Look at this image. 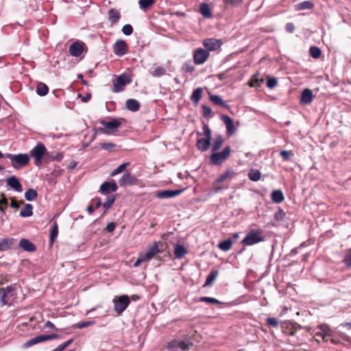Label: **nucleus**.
Listing matches in <instances>:
<instances>
[{
	"mask_svg": "<svg viewBox=\"0 0 351 351\" xmlns=\"http://www.w3.org/2000/svg\"><path fill=\"white\" fill-rule=\"evenodd\" d=\"M248 178L253 182H257L260 180L261 173L258 169H252L248 172Z\"/></svg>",
	"mask_w": 351,
	"mask_h": 351,
	"instance_id": "ea45409f",
	"label": "nucleus"
},
{
	"mask_svg": "<svg viewBox=\"0 0 351 351\" xmlns=\"http://www.w3.org/2000/svg\"><path fill=\"white\" fill-rule=\"evenodd\" d=\"M199 12L204 18H210L212 16L210 8L206 3H200Z\"/></svg>",
	"mask_w": 351,
	"mask_h": 351,
	"instance_id": "c756f323",
	"label": "nucleus"
},
{
	"mask_svg": "<svg viewBox=\"0 0 351 351\" xmlns=\"http://www.w3.org/2000/svg\"><path fill=\"white\" fill-rule=\"evenodd\" d=\"M140 8L144 10L149 8L155 3V0H140L139 1Z\"/></svg>",
	"mask_w": 351,
	"mask_h": 351,
	"instance_id": "09e8293b",
	"label": "nucleus"
},
{
	"mask_svg": "<svg viewBox=\"0 0 351 351\" xmlns=\"http://www.w3.org/2000/svg\"><path fill=\"white\" fill-rule=\"evenodd\" d=\"M285 29L289 33H293L295 30V26L293 23H287L285 26Z\"/></svg>",
	"mask_w": 351,
	"mask_h": 351,
	"instance_id": "774afa93",
	"label": "nucleus"
},
{
	"mask_svg": "<svg viewBox=\"0 0 351 351\" xmlns=\"http://www.w3.org/2000/svg\"><path fill=\"white\" fill-rule=\"evenodd\" d=\"M315 341L319 343L317 337H321L324 341L328 340V337L332 336V330L327 324H321L317 326L313 330Z\"/></svg>",
	"mask_w": 351,
	"mask_h": 351,
	"instance_id": "423d86ee",
	"label": "nucleus"
},
{
	"mask_svg": "<svg viewBox=\"0 0 351 351\" xmlns=\"http://www.w3.org/2000/svg\"><path fill=\"white\" fill-rule=\"evenodd\" d=\"M266 322L268 326L274 328H276L278 326V320L275 317H268L266 319Z\"/></svg>",
	"mask_w": 351,
	"mask_h": 351,
	"instance_id": "680f3d73",
	"label": "nucleus"
},
{
	"mask_svg": "<svg viewBox=\"0 0 351 351\" xmlns=\"http://www.w3.org/2000/svg\"><path fill=\"white\" fill-rule=\"evenodd\" d=\"M186 254V250L184 246L182 245H176L174 249V254L176 258H182Z\"/></svg>",
	"mask_w": 351,
	"mask_h": 351,
	"instance_id": "c9c22d12",
	"label": "nucleus"
},
{
	"mask_svg": "<svg viewBox=\"0 0 351 351\" xmlns=\"http://www.w3.org/2000/svg\"><path fill=\"white\" fill-rule=\"evenodd\" d=\"M265 241L261 229H251L241 241L245 246H250Z\"/></svg>",
	"mask_w": 351,
	"mask_h": 351,
	"instance_id": "f03ea898",
	"label": "nucleus"
},
{
	"mask_svg": "<svg viewBox=\"0 0 351 351\" xmlns=\"http://www.w3.org/2000/svg\"><path fill=\"white\" fill-rule=\"evenodd\" d=\"M229 155H210V161L213 165H219L223 162Z\"/></svg>",
	"mask_w": 351,
	"mask_h": 351,
	"instance_id": "cd10ccee",
	"label": "nucleus"
},
{
	"mask_svg": "<svg viewBox=\"0 0 351 351\" xmlns=\"http://www.w3.org/2000/svg\"><path fill=\"white\" fill-rule=\"evenodd\" d=\"M1 199H0V211H1L2 213H5V210L7 208L8 205V201L5 197L3 193H1Z\"/></svg>",
	"mask_w": 351,
	"mask_h": 351,
	"instance_id": "6e6d98bb",
	"label": "nucleus"
},
{
	"mask_svg": "<svg viewBox=\"0 0 351 351\" xmlns=\"http://www.w3.org/2000/svg\"><path fill=\"white\" fill-rule=\"evenodd\" d=\"M8 185L17 192H21L22 185L15 176H11L7 180Z\"/></svg>",
	"mask_w": 351,
	"mask_h": 351,
	"instance_id": "b1692460",
	"label": "nucleus"
},
{
	"mask_svg": "<svg viewBox=\"0 0 351 351\" xmlns=\"http://www.w3.org/2000/svg\"><path fill=\"white\" fill-rule=\"evenodd\" d=\"M184 189L164 190L156 193V197L159 199H169L180 195Z\"/></svg>",
	"mask_w": 351,
	"mask_h": 351,
	"instance_id": "4468645a",
	"label": "nucleus"
},
{
	"mask_svg": "<svg viewBox=\"0 0 351 351\" xmlns=\"http://www.w3.org/2000/svg\"><path fill=\"white\" fill-rule=\"evenodd\" d=\"M19 247L23 250L32 252L36 250V246L26 239H21L19 241Z\"/></svg>",
	"mask_w": 351,
	"mask_h": 351,
	"instance_id": "393cba45",
	"label": "nucleus"
},
{
	"mask_svg": "<svg viewBox=\"0 0 351 351\" xmlns=\"http://www.w3.org/2000/svg\"><path fill=\"white\" fill-rule=\"evenodd\" d=\"M122 32L126 36L131 35L133 32L132 26L130 24L125 25L122 28Z\"/></svg>",
	"mask_w": 351,
	"mask_h": 351,
	"instance_id": "052dcab7",
	"label": "nucleus"
},
{
	"mask_svg": "<svg viewBox=\"0 0 351 351\" xmlns=\"http://www.w3.org/2000/svg\"><path fill=\"white\" fill-rule=\"evenodd\" d=\"M264 82L263 78H259V74L256 73L252 75L250 80L248 82L247 84L250 87H260L261 83Z\"/></svg>",
	"mask_w": 351,
	"mask_h": 351,
	"instance_id": "2f4dec72",
	"label": "nucleus"
},
{
	"mask_svg": "<svg viewBox=\"0 0 351 351\" xmlns=\"http://www.w3.org/2000/svg\"><path fill=\"white\" fill-rule=\"evenodd\" d=\"M33 206L30 204H26L24 208L21 210L20 216L22 217H30L33 214Z\"/></svg>",
	"mask_w": 351,
	"mask_h": 351,
	"instance_id": "58836bf2",
	"label": "nucleus"
},
{
	"mask_svg": "<svg viewBox=\"0 0 351 351\" xmlns=\"http://www.w3.org/2000/svg\"><path fill=\"white\" fill-rule=\"evenodd\" d=\"M100 147L101 149L106 150L109 152H120L119 146L112 143H101Z\"/></svg>",
	"mask_w": 351,
	"mask_h": 351,
	"instance_id": "7c9ffc66",
	"label": "nucleus"
},
{
	"mask_svg": "<svg viewBox=\"0 0 351 351\" xmlns=\"http://www.w3.org/2000/svg\"><path fill=\"white\" fill-rule=\"evenodd\" d=\"M197 301L201 302H208V303H211V304H221L220 301H219L218 300H217L214 298L206 297V296L199 298Z\"/></svg>",
	"mask_w": 351,
	"mask_h": 351,
	"instance_id": "864d4df0",
	"label": "nucleus"
},
{
	"mask_svg": "<svg viewBox=\"0 0 351 351\" xmlns=\"http://www.w3.org/2000/svg\"><path fill=\"white\" fill-rule=\"evenodd\" d=\"M121 14L119 12L115 9H110L108 11V19L112 25L117 23L120 19Z\"/></svg>",
	"mask_w": 351,
	"mask_h": 351,
	"instance_id": "c85d7f7f",
	"label": "nucleus"
},
{
	"mask_svg": "<svg viewBox=\"0 0 351 351\" xmlns=\"http://www.w3.org/2000/svg\"><path fill=\"white\" fill-rule=\"evenodd\" d=\"M132 81V76L127 73H123L116 77L113 81L112 91L119 93L124 90L125 86L130 84Z\"/></svg>",
	"mask_w": 351,
	"mask_h": 351,
	"instance_id": "20e7f679",
	"label": "nucleus"
},
{
	"mask_svg": "<svg viewBox=\"0 0 351 351\" xmlns=\"http://www.w3.org/2000/svg\"><path fill=\"white\" fill-rule=\"evenodd\" d=\"M16 289L12 286L0 289V300L3 305H11L15 298Z\"/></svg>",
	"mask_w": 351,
	"mask_h": 351,
	"instance_id": "39448f33",
	"label": "nucleus"
},
{
	"mask_svg": "<svg viewBox=\"0 0 351 351\" xmlns=\"http://www.w3.org/2000/svg\"><path fill=\"white\" fill-rule=\"evenodd\" d=\"M37 195L38 193L36 191L33 189H29L25 193V197L27 201L34 200Z\"/></svg>",
	"mask_w": 351,
	"mask_h": 351,
	"instance_id": "49530a36",
	"label": "nucleus"
},
{
	"mask_svg": "<svg viewBox=\"0 0 351 351\" xmlns=\"http://www.w3.org/2000/svg\"><path fill=\"white\" fill-rule=\"evenodd\" d=\"M49 92L48 86L43 82H39L36 86V93L40 96H45Z\"/></svg>",
	"mask_w": 351,
	"mask_h": 351,
	"instance_id": "4c0bfd02",
	"label": "nucleus"
},
{
	"mask_svg": "<svg viewBox=\"0 0 351 351\" xmlns=\"http://www.w3.org/2000/svg\"><path fill=\"white\" fill-rule=\"evenodd\" d=\"M202 114L206 118H209L213 117V114L212 112V110L210 107L203 105L202 106Z\"/></svg>",
	"mask_w": 351,
	"mask_h": 351,
	"instance_id": "13d9d810",
	"label": "nucleus"
},
{
	"mask_svg": "<svg viewBox=\"0 0 351 351\" xmlns=\"http://www.w3.org/2000/svg\"><path fill=\"white\" fill-rule=\"evenodd\" d=\"M73 341V339H71L60 345L58 346L60 350L63 351L66 348H67L72 342Z\"/></svg>",
	"mask_w": 351,
	"mask_h": 351,
	"instance_id": "338daca9",
	"label": "nucleus"
},
{
	"mask_svg": "<svg viewBox=\"0 0 351 351\" xmlns=\"http://www.w3.org/2000/svg\"><path fill=\"white\" fill-rule=\"evenodd\" d=\"M314 96L311 90L305 88L301 93L300 101L302 104H309L312 102Z\"/></svg>",
	"mask_w": 351,
	"mask_h": 351,
	"instance_id": "5701e85b",
	"label": "nucleus"
},
{
	"mask_svg": "<svg viewBox=\"0 0 351 351\" xmlns=\"http://www.w3.org/2000/svg\"><path fill=\"white\" fill-rule=\"evenodd\" d=\"M192 345L193 343L189 340H173L169 342L167 348L170 350L180 348L188 350Z\"/></svg>",
	"mask_w": 351,
	"mask_h": 351,
	"instance_id": "f8f14e48",
	"label": "nucleus"
},
{
	"mask_svg": "<svg viewBox=\"0 0 351 351\" xmlns=\"http://www.w3.org/2000/svg\"><path fill=\"white\" fill-rule=\"evenodd\" d=\"M116 199V195L109 196L108 197L106 201L103 204V207L105 210H108Z\"/></svg>",
	"mask_w": 351,
	"mask_h": 351,
	"instance_id": "603ef678",
	"label": "nucleus"
},
{
	"mask_svg": "<svg viewBox=\"0 0 351 351\" xmlns=\"http://www.w3.org/2000/svg\"><path fill=\"white\" fill-rule=\"evenodd\" d=\"M16 241L14 238H4L0 240V252L12 249L15 245Z\"/></svg>",
	"mask_w": 351,
	"mask_h": 351,
	"instance_id": "412c9836",
	"label": "nucleus"
},
{
	"mask_svg": "<svg viewBox=\"0 0 351 351\" xmlns=\"http://www.w3.org/2000/svg\"><path fill=\"white\" fill-rule=\"evenodd\" d=\"M112 48L114 53L119 57L124 56L128 52V45L123 40H117Z\"/></svg>",
	"mask_w": 351,
	"mask_h": 351,
	"instance_id": "ddd939ff",
	"label": "nucleus"
},
{
	"mask_svg": "<svg viewBox=\"0 0 351 351\" xmlns=\"http://www.w3.org/2000/svg\"><path fill=\"white\" fill-rule=\"evenodd\" d=\"M309 53L312 58L318 59L322 55V51L318 47L313 46L309 49Z\"/></svg>",
	"mask_w": 351,
	"mask_h": 351,
	"instance_id": "37998d69",
	"label": "nucleus"
},
{
	"mask_svg": "<svg viewBox=\"0 0 351 351\" xmlns=\"http://www.w3.org/2000/svg\"><path fill=\"white\" fill-rule=\"evenodd\" d=\"M219 272L217 270L213 269L207 276L206 282L204 285V287L210 286L213 285L215 280L217 278Z\"/></svg>",
	"mask_w": 351,
	"mask_h": 351,
	"instance_id": "72a5a7b5",
	"label": "nucleus"
},
{
	"mask_svg": "<svg viewBox=\"0 0 351 351\" xmlns=\"http://www.w3.org/2000/svg\"><path fill=\"white\" fill-rule=\"evenodd\" d=\"M285 217V213L282 209L279 208L274 214V219L277 221H282Z\"/></svg>",
	"mask_w": 351,
	"mask_h": 351,
	"instance_id": "4d7b16f0",
	"label": "nucleus"
},
{
	"mask_svg": "<svg viewBox=\"0 0 351 351\" xmlns=\"http://www.w3.org/2000/svg\"><path fill=\"white\" fill-rule=\"evenodd\" d=\"M84 44L82 42L76 41L72 43L69 47V53L71 56L78 57L84 51Z\"/></svg>",
	"mask_w": 351,
	"mask_h": 351,
	"instance_id": "dca6fc26",
	"label": "nucleus"
},
{
	"mask_svg": "<svg viewBox=\"0 0 351 351\" xmlns=\"http://www.w3.org/2000/svg\"><path fill=\"white\" fill-rule=\"evenodd\" d=\"M224 141V138L221 135H217L213 139L210 145L211 148V154H218L219 149L222 146Z\"/></svg>",
	"mask_w": 351,
	"mask_h": 351,
	"instance_id": "4be33fe9",
	"label": "nucleus"
},
{
	"mask_svg": "<svg viewBox=\"0 0 351 351\" xmlns=\"http://www.w3.org/2000/svg\"><path fill=\"white\" fill-rule=\"evenodd\" d=\"M343 263L348 267H351V247L346 251Z\"/></svg>",
	"mask_w": 351,
	"mask_h": 351,
	"instance_id": "de8ad7c7",
	"label": "nucleus"
},
{
	"mask_svg": "<svg viewBox=\"0 0 351 351\" xmlns=\"http://www.w3.org/2000/svg\"><path fill=\"white\" fill-rule=\"evenodd\" d=\"M94 323L95 322L93 321H86V322H80L77 324V328H86V327H88L89 326L94 324Z\"/></svg>",
	"mask_w": 351,
	"mask_h": 351,
	"instance_id": "69168bd1",
	"label": "nucleus"
},
{
	"mask_svg": "<svg viewBox=\"0 0 351 351\" xmlns=\"http://www.w3.org/2000/svg\"><path fill=\"white\" fill-rule=\"evenodd\" d=\"M314 5L311 1H304L297 5V9L299 10H309L313 8Z\"/></svg>",
	"mask_w": 351,
	"mask_h": 351,
	"instance_id": "a18cd8bd",
	"label": "nucleus"
},
{
	"mask_svg": "<svg viewBox=\"0 0 351 351\" xmlns=\"http://www.w3.org/2000/svg\"><path fill=\"white\" fill-rule=\"evenodd\" d=\"M181 71L184 73H193L195 71V66L190 62H184L181 68Z\"/></svg>",
	"mask_w": 351,
	"mask_h": 351,
	"instance_id": "5fc2aeb1",
	"label": "nucleus"
},
{
	"mask_svg": "<svg viewBox=\"0 0 351 351\" xmlns=\"http://www.w3.org/2000/svg\"><path fill=\"white\" fill-rule=\"evenodd\" d=\"M232 243L233 241L231 239H228L220 242L218 245V247L221 250L227 252L231 248Z\"/></svg>",
	"mask_w": 351,
	"mask_h": 351,
	"instance_id": "e433bc0d",
	"label": "nucleus"
},
{
	"mask_svg": "<svg viewBox=\"0 0 351 351\" xmlns=\"http://www.w3.org/2000/svg\"><path fill=\"white\" fill-rule=\"evenodd\" d=\"M284 195L281 190H275L271 193V199L276 204L281 203L284 200Z\"/></svg>",
	"mask_w": 351,
	"mask_h": 351,
	"instance_id": "f704fd0d",
	"label": "nucleus"
},
{
	"mask_svg": "<svg viewBox=\"0 0 351 351\" xmlns=\"http://www.w3.org/2000/svg\"><path fill=\"white\" fill-rule=\"evenodd\" d=\"M300 328H301V326L291 322L285 324V326L282 328V331L285 335L289 336L287 341L291 344L295 345L298 343V341L295 339L294 336L295 335L298 329Z\"/></svg>",
	"mask_w": 351,
	"mask_h": 351,
	"instance_id": "0eeeda50",
	"label": "nucleus"
},
{
	"mask_svg": "<svg viewBox=\"0 0 351 351\" xmlns=\"http://www.w3.org/2000/svg\"><path fill=\"white\" fill-rule=\"evenodd\" d=\"M136 177L130 173H124L119 181L121 186L133 185L136 183Z\"/></svg>",
	"mask_w": 351,
	"mask_h": 351,
	"instance_id": "6ab92c4d",
	"label": "nucleus"
},
{
	"mask_svg": "<svg viewBox=\"0 0 351 351\" xmlns=\"http://www.w3.org/2000/svg\"><path fill=\"white\" fill-rule=\"evenodd\" d=\"M114 310L118 314H121L129 306L130 299L126 295L115 297L113 300Z\"/></svg>",
	"mask_w": 351,
	"mask_h": 351,
	"instance_id": "6e6552de",
	"label": "nucleus"
},
{
	"mask_svg": "<svg viewBox=\"0 0 351 351\" xmlns=\"http://www.w3.org/2000/svg\"><path fill=\"white\" fill-rule=\"evenodd\" d=\"M210 53L202 48H197L193 51V58L195 64H202L207 61Z\"/></svg>",
	"mask_w": 351,
	"mask_h": 351,
	"instance_id": "9b49d317",
	"label": "nucleus"
},
{
	"mask_svg": "<svg viewBox=\"0 0 351 351\" xmlns=\"http://www.w3.org/2000/svg\"><path fill=\"white\" fill-rule=\"evenodd\" d=\"M58 234V226L56 222L53 223V226L50 230V241L53 243L54 240L57 238Z\"/></svg>",
	"mask_w": 351,
	"mask_h": 351,
	"instance_id": "c03bdc74",
	"label": "nucleus"
},
{
	"mask_svg": "<svg viewBox=\"0 0 351 351\" xmlns=\"http://www.w3.org/2000/svg\"><path fill=\"white\" fill-rule=\"evenodd\" d=\"M210 100L214 103L215 105L220 106L224 107L226 108H228L229 106L226 104L225 101H223L221 97L219 95H210L209 96Z\"/></svg>",
	"mask_w": 351,
	"mask_h": 351,
	"instance_id": "473e14b6",
	"label": "nucleus"
},
{
	"mask_svg": "<svg viewBox=\"0 0 351 351\" xmlns=\"http://www.w3.org/2000/svg\"><path fill=\"white\" fill-rule=\"evenodd\" d=\"M118 189V186L114 181L104 182L100 186V192L107 195L110 192H115Z\"/></svg>",
	"mask_w": 351,
	"mask_h": 351,
	"instance_id": "a211bd4d",
	"label": "nucleus"
},
{
	"mask_svg": "<svg viewBox=\"0 0 351 351\" xmlns=\"http://www.w3.org/2000/svg\"><path fill=\"white\" fill-rule=\"evenodd\" d=\"M237 175V173L232 169H228L223 173L220 174L213 182V193H218L223 189L229 187L228 182Z\"/></svg>",
	"mask_w": 351,
	"mask_h": 351,
	"instance_id": "f257e3e1",
	"label": "nucleus"
},
{
	"mask_svg": "<svg viewBox=\"0 0 351 351\" xmlns=\"http://www.w3.org/2000/svg\"><path fill=\"white\" fill-rule=\"evenodd\" d=\"M202 89L201 88H197L195 89L191 96V99L194 103H198L202 98Z\"/></svg>",
	"mask_w": 351,
	"mask_h": 351,
	"instance_id": "a19ab883",
	"label": "nucleus"
},
{
	"mask_svg": "<svg viewBox=\"0 0 351 351\" xmlns=\"http://www.w3.org/2000/svg\"><path fill=\"white\" fill-rule=\"evenodd\" d=\"M166 69L162 66H157L154 69V70L152 72V75L154 77H161L166 74Z\"/></svg>",
	"mask_w": 351,
	"mask_h": 351,
	"instance_id": "3c124183",
	"label": "nucleus"
},
{
	"mask_svg": "<svg viewBox=\"0 0 351 351\" xmlns=\"http://www.w3.org/2000/svg\"><path fill=\"white\" fill-rule=\"evenodd\" d=\"M277 85V80L275 77H268L267 86L269 88H274Z\"/></svg>",
	"mask_w": 351,
	"mask_h": 351,
	"instance_id": "0e129e2a",
	"label": "nucleus"
},
{
	"mask_svg": "<svg viewBox=\"0 0 351 351\" xmlns=\"http://www.w3.org/2000/svg\"><path fill=\"white\" fill-rule=\"evenodd\" d=\"M10 159L12 166L19 169L27 165L29 161L28 155H8Z\"/></svg>",
	"mask_w": 351,
	"mask_h": 351,
	"instance_id": "1a4fd4ad",
	"label": "nucleus"
},
{
	"mask_svg": "<svg viewBox=\"0 0 351 351\" xmlns=\"http://www.w3.org/2000/svg\"><path fill=\"white\" fill-rule=\"evenodd\" d=\"M126 108L132 112H136L140 108V103L135 99H129L125 102Z\"/></svg>",
	"mask_w": 351,
	"mask_h": 351,
	"instance_id": "bb28decb",
	"label": "nucleus"
},
{
	"mask_svg": "<svg viewBox=\"0 0 351 351\" xmlns=\"http://www.w3.org/2000/svg\"><path fill=\"white\" fill-rule=\"evenodd\" d=\"M221 120L226 125L227 134L228 136L232 135L236 130L233 120L227 115H221Z\"/></svg>",
	"mask_w": 351,
	"mask_h": 351,
	"instance_id": "f3484780",
	"label": "nucleus"
},
{
	"mask_svg": "<svg viewBox=\"0 0 351 351\" xmlns=\"http://www.w3.org/2000/svg\"><path fill=\"white\" fill-rule=\"evenodd\" d=\"M34 156V162L35 165L39 166L43 160L47 161V159L45 158V156H48L49 155H33Z\"/></svg>",
	"mask_w": 351,
	"mask_h": 351,
	"instance_id": "bf43d9fd",
	"label": "nucleus"
},
{
	"mask_svg": "<svg viewBox=\"0 0 351 351\" xmlns=\"http://www.w3.org/2000/svg\"><path fill=\"white\" fill-rule=\"evenodd\" d=\"M129 162H124L120 165L111 172L110 176H115L119 173L123 172L125 170V169L129 165Z\"/></svg>",
	"mask_w": 351,
	"mask_h": 351,
	"instance_id": "8fccbe9b",
	"label": "nucleus"
},
{
	"mask_svg": "<svg viewBox=\"0 0 351 351\" xmlns=\"http://www.w3.org/2000/svg\"><path fill=\"white\" fill-rule=\"evenodd\" d=\"M46 148L43 143H38L29 154H46Z\"/></svg>",
	"mask_w": 351,
	"mask_h": 351,
	"instance_id": "79ce46f5",
	"label": "nucleus"
},
{
	"mask_svg": "<svg viewBox=\"0 0 351 351\" xmlns=\"http://www.w3.org/2000/svg\"><path fill=\"white\" fill-rule=\"evenodd\" d=\"M203 45L207 51H215L221 46V42L215 38H206L203 40Z\"/></svg>",
	"mask_w": 351,
	"mask_h": 351,
	"instance_id": "2eb2a0df",
	"label": "nucleus"
},
{
	"mask_svg": "<svg viewBox=\"0 0 351 351\" xmlns=\"http://www.w3.org/2000/svg\"><path fill=\"white\" fill-rule=\"evenodd\" d=\"M203 134L205 136V138L211 140V130H210L208 125L206 123L203 125Z\"/></svg>",
	"mask_w": 351,
	"mask_h": 351,
	"instance_id": "e2e57ef3",
	"label": "nucleus"
},
{
	"mask_svg": "<svg viewBox=\"0 0 351 351\" xmlns=\"http://www.w3.org/2000/svg\"><path fill=\"white\" fill-rule=\"evenodd\" d=\"M123 119L112 118L109 121L100 120L99 122L104 126L99 130L104 134H112L117 131L118 128L122 125Z\"/></svg>",
	"mask_w": 351,
	"mask_h": 351,
	"instance_id": "7ed1b4c3",
	"label": "nucleus"
},
{
	"mask_svg": "<svg viewBox=\"0 0 351 351\" xmlns=\"http://www.w3.org/2000/svg\"><path fill=\"white\" fill-rule=\"evenodd\" d=\"M160 252L158 249V243L154 242L152 246L145 253L141 254L146 261L152 259L157 254Z\"/></svg>",
	"mask_w": 351,
	"mask_h": 351,
	"instance_id": "aec40b11",
	"label": "nucleus"
},
{
	"mask_svg": "<svg viewBox=\"0 0 351 351\" xmlns=\"http://www.w3.org/2000/svg\"><path fill=\"white\" fill-rule=\"evenodd\" d=\"M210 145V140L206 138H202L197 141L196 146L201 152H206Z\"/></svg>",
	"mask_w": 351,
	"mask_h": 351,
	"instance_id": "a878e982",
	"label": "nucleus"
},
{
	"mask_svg": "<svg viewBox=\"0 0 351 351\" xmlns=\"http://www.w3.org/2000/svg\"><path fill=\"white\" fill-rule=\"evenodd\" d=\"M58 337V335L57 334H51V335H38L27 341H26L24 344V346L25 348H29L34 345H36L37 343L48 341V340H53L55 339H57Z\"/></svg>",
	"mask_w": 351,
	"mask_h": 351,
	"instance_id": "9d476101",
	"label": "nucleus"
}]
</instances>
